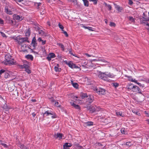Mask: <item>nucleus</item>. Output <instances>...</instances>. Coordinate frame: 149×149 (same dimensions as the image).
<instances>
[{
  "label": "nucleus",
  "instance_id": "1",
  "mask_svg": "<svg viewBox=\"0 0 149 149\" xmlns=\"http://www.w3.org/2000/svg\"><path fill=\"white\" fill-rule=\"evenodd\" d=\"M12 56L9 54L5 55V60L3 62L5 65H15V62L11 60Z\"/></svg>",
  "mask_w": 149,
  "mask_h": 149
},
{
  "label": "nucleus",
  "instance_id": "2",
  "mask_svg": "<svg viewBox=\"0 0 149 149\" xmlns=\"http://www.w3.org/2000/svg\"><path fill=\"white\" fill-rule=\"evenodd\" d=\"M98 77L101 79L108 81L109 80L107 77H106L105 72H102L101 71L99 72Z\"/></svg>",
  "mask_w": 149,
  "mask_h": 149
},
{
  "label": "nucleus",
  "instance_id": "3",
  "mask_svg": "<svg viewBox=\"0 0 149 149\" xmlns=\"http://www.w3.org/2000/svg\"><path fill=\"white\" fill-rule=\"evenodd\" d=\"M141 24H146L145 21H149V18L148 17L146 14L144 13L143 14V16L142 17L139 18Z\"/></svg>",
  "mask_w": 149,
  "mask_h": 149
},
{
  "label": "nucleus",
  "instance_id": "4",
  "mask_svg": "<svg viewBox=\"0 0 149 149\" xmlns=\"http://www.w3.org/2000/svg\"><path fill=\"white\" fill-rule=\"evenodd\" d=\"M13 19L14 20L20 22L23 19L24 17L21 15H18L17 14H14L13 15Z\"/></svg>",
  "mask_w": 149,
  "mask_h": 149
},
{
  "label": "nucleus",
  "instance_id": "5",
  "mask_svg": "<svg viewBox=\"0 0 149 149\" xmlns=\"http://www.w3.org/2000/svg\"><path fill=\"white\" fill-rule=\"evenodd\" d=\"M43 117H44L45 116H49V115H53L51 117L52 118H56V115L54 114L53 113V112H50L49 111H47L45 112L44 113H43Z\"/></svg>",
  "mask_w": 149,
  "mask_h": 149
},
{
  "label": "nucleus",
  "instance_id": "6",
  "mask_svg": "<svg viewBox=\"0 0 149 149\" xmlns=\"http://www.w3.org/2000/svg\"><path fill=\"white\" fill-rule=\"evenodd\" d=\"M95 91L99 94L104 95L105 93L106 90L104 88H95Z\"/></svg>",
  "mask_w": 149,
  "mask_h": 149
},
{
  "label": "nucleus",
  "instance_id": "7",
  "mask_svg": "<svg viewBox=\"0 0 149 149\" xmlns=\"http://www.w3.org/2000/svg\"><path fill=\"white\" fill-rule=\"evenodd\" d=\"M29 38L27 37L21 38V40H19L18 43L19 44H21L23 43L27 42H29V41L28 40Z\"/></svg>",
  "mask_w": 149,
  "mask_h": 149
},
{
  "label": "nucleus",
  "instance_id": "8",
  "mask_svg": "<svg viewBox=\"0 0 149 149\" xmlns=\"http://www.w3.org/2000/svg\"><path fill=\"white\" fill-rule=\"evenodd\" d=\"M37 41L35 37H34L33 38L31 45L33 46V49H36V47L37 46Z\"/></svg>",
  "mask_w": 149,
  "mask_h": 149
},
{
  "label": "nucleus",
  "instance_id": "9",
  "mask_svg": "<svg viewBox=\"0 0 149 149\" xmlns=\"http://www.w3.org/2000/svg\"><path fill=\"white\" fill-rule=\"evenodd\" d=\"M132 91L133 92H137L138 93L142 94V93L141 91L140 88H139L138 87L135 85H134L133 89H132Z\"/></svg>",
  "mask_w": 149,
  "mask_h": 149
},
{
  "label": "nucleus",
  "instance_id": "10",
  "mask_svg": "<svg viewBox=\"0 0 149 149\" xmlns=\"http://www.w3.org/2000/svg\"><path fill=\"white\" fill-rule=\"evenodd\" d=\"M87 108L91 113L96 111L97 110L94 107L91 106H87Z\"/></svg>",
  "mask_w": 149,
  "mask_h": 149
},
{
  "label": "nucleus",
  "instance_id": "11",
  "mask_svg": "<svg viewBox=\"0 0 149 149\" xmlns=\"http://www.w3.org/2000/svg\"><path fill=\"white\" fill-rule=\"evenodd\" d=\"M63 134L60 133H57V134H54V136L55 139L59 138V139H62Z\"/></svg>",
  "mask_w": 149,
  "mask_h": 149
},
{
  "label": "nucleus",
  "instance_id": "12",
  "mask_svg": "<svg viewBox=\"0 0 149 149\" xmlns=\"http://www.w3.org/2000/svg\"><path fill=\"white\" fill-rule=\"evenodd\" d=\"M87 102L89 103H92L93 100V96L92 95H89L88 97Z\"/></svg>",
  "mask_w": 149,
  "mask_h": 149
},
{
  "label": "nucleus",
  "instance_id": "13",
  "mask_svg": "<svg viewBox=\"0 0 149 149\" xmlns=\"http://www.w3.org/2000/svg\"><path fill=\"white\" fill-rule=\"evenodd\" d=\"M72 145L71 143H66L63 145V149H70L69 147L71 146Z\"/></svg>",
  "mask_w": 149,
  "mask_h": 149
},
{
  "label": "nucleus",
  "instance_id": "14",
  "mask_svg": "<svg viewBox=\"0 0 149 149\" xmlns=\"http://www.w3.org/2000/svg\"><path fill=\"white\" fill-rule=\"evenodd\" d=\"M2 108L6 111L8 112V113H9V110L10 109V108L6 103H5V104L3 106Z\"/></svg>",
  "mask_w": 149,
  "mask_h": 149
},
{
  "label": "nucleus",
  "instance_id": "15",
  "mask_svg": "<svg viewBox=\"0 0 149 149\" xmlns=\"http://www.w3.org/2000/svg\"><path fill=\"white\" fill-rule=\"evenodd\" d=\"M114 5L115 6V8L118 10V12H121V10L123 9V8L122 7H120L115 3H114Z\"/></svg>",
  "mask_w": 149,
  "mask_h": 149
},
{
  "label": "nucleus",
  "instance_id": "16",
  "mask_svg": "<svg viewBox=\"0 0 149 149\" xmlns=\"http://www.w3.org/2000/svg\"><path fill=\"white\" fill-rule=\"evenodd\" d=\"M105 75L107 77H110L111 78H113L114 77L115 75L111 73H109L107 72H105Z\"/></svg>",
  "mask_w": 149,
  "mask_h": 149
},
{
  "label": "nucleus",
  "instance_id": "17",
  "mask_svg": "<svg viewBox=\"0 0 149 149\" xmlns=\"http://www.w3.org/2000/svg\"><path fill=\"white\" fill-rule=\"evenodd\" d=\"M70 103L71 105L74 107L75 109H80V107L78 105H76V104L74 103L73 102H70Z\"/></svg>",
  "mask_w": 149,
  "mask_h": 149
},
{
  "label": "nucleus",
  "instance_id": "18",
  "mask_svg": "<svg viewBox=\"0 0 149 149\" xmlns=\"http://www.w3.org/2000/svg\"><path fill=\"white\" fill-rule=\"evenodd\" d=\"M5 12L6 13L9 15H12L13 14L12 11L11 10H8V9L7 6H6L5 7Z\"/></svg>",
  "mask_w": 149,
  "mask_h": 149
},
{
  "label": "nucleus",
  "instance_id": "19",
  "mask_svg": "<svg viewBox=\"0 0 149 149\" xmlns=\"http://www.w3.org/2000/svg\"><path fill=\"white\" fill-rule=\"evenodd\" d=\"M93 122L92 121H88L86 122H84V126L85 127L87 126H90L93 125Z\"/></svg>",
  "mask_w": 149,
  "mask_h": 149
},
{
  "label": "nucleus",
  "instance_id": "20",
  "mask_svg": "<svg viewBox=\"0 0 149 149\" xmlns=\"http://www.w3.org/2000/svg\"><path fill=\"white\" fill-rule=\"evenodd\" d=\"M31 2V1H29V0H24V1L22 2V3L25 5L28 6L30 5V3Z\"/></svg>",
  "mask_w": 149,
  "mask_h": 149
},
{
  "label": "nucleus",
  "instance_id": "21",
  "mask_svg": "<svg viewBox=\"0 0 149 149\" xmlns=\"http://www.w3.org/2000/svg\"><path fill=\"white\" fill-rule=\"evenodd\" d=\"M31 34V30H30V28H29L28 30H26V31L25 33V36L26 37L28 38L29 37Z\"/></svg>",
  "mask_w": 149,
  "mask_h": 149
},
{
  "label": "nucleus",
  "instance_id": "22",
  "mask_svg": "<svg viewBox=\"0 0 149 149\" xmlns=\"http://www.w3.org/2000/svg\"><path fill=\"white\" fill-rule=\"evenodd\" d=\"M41 3L40 2H35L34 5L36 7V8L38 9H39L40 10H41V8H40V6L41 5Z\"/></svg>",
  "mask_w": 149,
  "mask_h": 149
},
{
  "label": "nucleus",
  "instance_id": "23",
  "mask_svg": "<svg viewBox=\"0 0 149 149\" xmlns=\"http://www.w3.org/2000/svg\"><path fill=\"white\" fill-rule=\"evenodd\" d=\"M25 58L28 59H30L31 61H33V57L32 55L30 54H28L25 56Z\"/></svg>",
  "mask_w": 149,
  "mask_h": 149
},
{
  "label": "nucleus",
  "instance_id": "24",
  "mask_svg": "<svg viewBox=\"0 0 149 149\" xmlns=\"http://www.w3.org/2000/svg\"><path fill=\"white\" fill-rule=\"evenodd\" d=\"M6 20H7L8 23L11 24H13V20H12L11 19H10L9 17H6Z\"/></svg>",
  "mask_w": 149,
  "mask_h": 149
},
{
  "label": "nucleus",
  "instance_id": "25",
  "mask_svg": "<svg viewBox=\"0 0 149 149\" xmlns=\"http://www.w3.org/2000/svg\"><path fill=\"white\" fill-rule=\"evenodd\" d=\"M80 96L81 97L82 99H84L85 97H88L86 93H81L80 94Z\"/></svg>",
  "mask_w": 149,
  "mask_h": 149
},
{
  "label": "nucleus",
  "instance_id": "26",
  "mask_svg": "<svg viewBox=\"0 0 149 149\" xmlns=\"http://www.w3.org/2000/svg\"><path fill=\"white\" fill-rule=\"evenodd\" d=\"M134 86V85L132 84H129L127 88L128 89L132 91V89H133Z\"/></svg>",
  "mask_w": 149,
  "mask_h": 149
},
{
  "label": "nucleus",
  "instance_id": "27",
  "mask_svg": "<svg viewBox=\"0 0 149 149\" xmlns=\"http://www.w3.org/2000/svg\"><path fill=\"white\" fill-rule=\"evenodd\" d=\"M84 2V6L86 7H88L89 5V2L87 0H82Z\"/></svg>",
  "mask_w": 149,
  "mask_h": 149
},
{
  "label": "nucleus",
  "instance_id": "28",
  "mask_svg": "<svg viewBox=\"0 0 149 149\" xmlns=\"http://www.w3.org/2000/svg\"><path fill=\"white\" fill-rule=\"evenodd\" d=\"M56 72H60L61 71V69L60 68H59L56 66H55L54 68Z\"/></svg>",
  "mask_w": 149,
  "mask_h": 149
},
{
  "label": "nucleus",
  "instance_id": "29",
  "mask_svg": "<svg viewBox=\"0 0 149 149\" xmlns=\"http://www.w3.org/2000/svg\"><path fill=\"white\" fill-rule=\"evenodd\" d=\"M83 27L84 28H85L86 29H88L89 30L91 31H93V28L92 27H89V26H83Z\"/></svg>",
  "mask_w": 149,
  "mask_h": 149
},
{
  "label": "nucleus",
  "instance_id": "30",
  "mask_svg": "<svg viewBox=\"0 0 149 149\" xmlns=\"http://www.w3.org/2000/svg\"><path fill=\"white\" fill-rule=\"evenodd\" d=\"M57 45L60 47H61V48L63 49V50H64V47L63 44L61 43H57Z\"/></svg>",
  "mask_w": 149,
  "mask_h": 149
},
{
  "label": "nucleus",
  "instance_id": "31",
  "mask_svg": "<svg viewBox=\"0 0 149 149\" xmlns=\"http://www.w3.org/2000/svg\"><path fill=\"white\" fill-rule=\"evenodd\" d=\"M48 56L50 57L51 58H53L55 57V54L54 53H51L49 54Z\"/></svg>",
  "mask_w": 149,
  "mask_h": 149
},
{
  "label": "nucleus",
  "instance_id": "32",
  "mask_svg": "<svg viewBox=\"0 0 149 149\" xmlns=\"http://www.w3.org/2000/svg\"><path fill=\"white\" fill-rule=\"evenodd\" d=\"M72 84L73 86L76 88H77L78 87V85L77 83H74L73 82H72Z\"/></svg>",
  "mask_w": 149,
  "mask_h": 149
},
{
  "label": "nucleus",
  "instance_id": "33",
  "mask_svg": "<svg viewBox=\"0 0 149 149\" xmlns=\"http://www.w3.org/2000/svg\"><path fill=\"white\" fill-rule=\"evenodd\" d=\"M18 146L22 149H25V148H26L24 145L23 144H19Z\"/></svg>",
  "mask_w": 149,
  "mask_h": 149
},
{
  "label": "nucleus",
  "instance_id": "34",
  "mask_svg": "<svg viewBox=\"0 0 149 149\" xmlns=\"http://www.w3.org/2000/svg\"><path fill=\"white\" fill-rule=\"evenodd\" d=\"M128 19L129 20L131 21L132 22H135V19H134L132 17L130 16L129 17Z\"/></svg>",
  "mask_w": 149,
  "mask_h": 149
},
{
  "label": "nucleus",
  "instance_id": "35",
  "mask_svg": "<svg viewBox=\"0 0 149 149\" xmlns=\"http://www.w3.org/2000/svg\"><path fill=\"white\" fill-rule=\"evenodd\" d=\"M101 61L104 62L105 63V65H109V63L104 59H101Z\"/></svg>",
  "mask_w": 149,
  "mask_h": 149
},
{
  "label": "nucleus",
  "instance_id": "36",
  "mask_svg": "<svg viewBox=\"0 0 149 149\" xmlns=\"http://www.w3.org/2000/svg\"><path fill=\"white\" fill-rule=\"evenodd\" d=\"M74 63H71V61L69 62L68 63V65L69 66V67L72 68H73V65Z\"/></svg>",
  "mask_w": 149,
  "mask_h": 149
},
{
  "label": "nucleus",
  "instance_id": "37",
  "mask_svg": "<svg viewBox=\"0 0 149 149\" xmlns=\"http://www.w3.org/2000/svg\"><path fill=\"white\" fill-rule=\"evenodd\" d=\"M131 81L134 82L136 83L137 84H138V85H139V86H141V84L140 83L137 82V80H136L135 79H132L131 80Z\"/></svg>",
  "mask_w": 149,
  "mask_h": 149
},
{
  "label": "nucleus",
  "instance_id": "38",
  "mask_svg": "<svg viewBox=\"0 0 149 149\" xmlns=\"http://www.w3.org/2000/svg\"><path fill=\"white\" fill-rule=\"evenodd\" d=\"M112 84H113V86L115 88L118 87L119 85V84L117 83H113Z\"/></svg>",
  "mask_w": 149,
  "mask_h": 149
},
{
  "label": "nucleus",
  "instance_id": "39",
  "mask_svg": "<svg viewBox=\"0 0 149 149\" xmlns=\"http://www.w3.org/2000/svg\"><path fill=\"white\" fill-rule=\"evenodd\" d=\"M58 26H59V27L61 29V30L62 31H64V30H63L64 27L62 25H61L60 23H59V24H58Z\"/></svg>",
  "mask_w": 149,
  "mask_h": 149
},
{
  "label": "nucleus",
  "instance_id": "40",
  "mask_svg": "<svg viewBox=\"0 0 149 149\" xmlns=\"http://www.w3.org/2000/svg\"><path fill=\"white\" fill-rule=\"evenodd\" d=\"M98 0H89L90 1H92L93 2V3L95 5H96L97 3V2Z\"/></svg>",
  "mask_w": 149,
  "mask_h": 149
},
{
  "label": "nucleus",
  "instance_id": "41",
  "mask_svg": "<svg viewBox=\"0 0 149 149\" xmlns=\"http://www.w3.org/2000/svg\"><path fill=\"white\" fill-rule=\"evenodd\" d=\"M77 5V7L81 8L82 6V5L80 3L77 2V3L76 4Z\"/></svg>",
  "mask_w": 149,
  "mask_h": 149
},
{
  "label": "nucleus",
  "instance_id": "42",
  "mask_svg": "<svg viewBox=\"0 0 149 149\" xmlns=\"http://www.w3.org/2000/svg\"><path fill=\"white\" fill-rule=\"evenodd\" d=\"M23 68H25V69H26L28 68H29V66L27 65V64H23Z\"/></svg>",
  "mask_w": 149,
  "mask_h": 149
},
{
  "label": "nucleus",
  "instance_id": "43",
  "mask_svg": "<svg viewBox=\"0 0 149 149\" xmlns=\"http://www.w3.org/2000/svg\"><path fill=\"white\" fill-rule=\"evenodd\" d=\"M0 33L1 34V35L3 37H7V36H6V35L4 33H3L1 31H0Z\"/></svg>",
  "mask_w": 149,
  "mask_h": 149
},
{
  "label": "nucleus",
  "instance_id": "44",
  "mask_svg": "<svg viewBox=\"0 0 149 149\" xmlns=\"http://www.w3.org/2000/svg\"><path fill=\"white\" fill-rule=\"evenodd\" d=\"M79 68V67L78 66H77L75 64H74L73 65V68Z\"/></svg>",
  "mask_w": 149,
  "mask_h": 149
},
{
  "label": "nucleus",
  "instance_id": "45",
  "mask_svg": "<svg viewBox=\"0 0 149 149\" xmlns=\"http://www.w3.org/2000/svg\"><path fill=\"white\" fill-rule=\"evenodd\" d=\"M71 1L72 2L74 5H76V4L77 3V0H71Z\"/></svg>",
  "mask_w": 149,
  "mask_h": 149
},
{
  "label": "nucleus",
  "instance_id": "46",
  "mask_svg": "<svg viewBox=\"0 0 149 149\" xmlns=\"http://www.w3.org/2000/svg\"><path fill=\"white\" fill-rule=\"evenodd\" d=\"M21 38L20 37V36H18L17 37H16V38L15 39V40H16L17 41H18L19 40H21Z\"/></svg>",
  "mask_w": 149,
  "mask_h": 149
},
{
  "label": "nucleus",
  "instance_id": "47",
  "mask_svg": "<svg viewBox=\"0 0 149 149\" xmlns=\"http://www.w3.org/2000/svg\"><path fill=\"white\" fill-rule=\"evenodd\" d=\"M126 145L127 146H130L132 145V144L131 142H127L126 143Z\"/></svg>",
  "mask_w": 149,
  "mask_h": 149
},
{
  "label": "nucleus",
  "instance_id": "48",
  "mask_svg": "<svg viewBox=\"0 0 149 149\" xmlns=\"http://www.w3.org/2000/svg\"><path fill=\"white\" fill-rule=\"evenodd\" d=\"M109 25L111 26L115 27L116 26V24L113 22H111Z\"/></svg>",
  "mask_w": 149,
  "mask_h": 149
},
{
  "label": "nucleus",
  "instance_id": "49",
  "mask_svg": "<svg viewBox=\"0 0 149 149\" xmlns=\"http://www.w3.org/2000/svg\"><path fill=\"white\" fill-rule=\"evenodd\" d=\"M63 31V33H64L65 35V36L66 37H68V34L67 33V32L66 31H65L64 30Z\"/></svg>",
  "mask_w": 149,
  "mask_h": 149
},
{
  "label": "nucleus",
  "instance_id": "50",
  "mask_svg": "<svg viewBox=\"0 0 149 149\" xmlns=\"http://www.w3.org/2000/svg\"><path fill=\"white\" fill-rule=\"evenodd\" d=\"M25 71L28 74H30L31 72V70L29 69V68L25 70Z\"/></svg>",
  "mask_w": 149,
  "mask_h": 149
},
{
  "label": "nucleus",
  "instance_id": "51",
  "mask_svg": "<svg viewBox=\"0 0 149 149\" xmlns=\"http://www.w3.org/2000/svg\"><path fill=\"white\" fill-rule=\"evenodd\" d=\"M1 144V145H2L5 148H7L8 147V146L6 144H5V143L2 142Z\"/></svg>",
  "mask_w": 149,
  "mask_h": 149
},
{
  "label": "nucleus",
  "instance_id": "52",
  "mask_svg": "<svg viewBox=\"0 0 149 149\" xmlns=\"http://www.w3.org/2000/svg\"><path fill=\"white\" fill-rule=\"evenodd\" d=\"M116 114L118 115H120V116H123L122 113L120 112H117Z\"/></svg>",
  "mask_w": 149,
  "mask_h": 149
},
{
  "label": "nucleus",
  "instance_id": "53",
  "mask_svg": "<svg viewBox=\"0 0 149 149\" xmlns=\"http://www.w3.org/2000/svg\"><path fill=\"white\" fill-rule=\"evenodd\" d=\"M108 7V8L109 9V10H110L111 9V6L110 4H108L107 6Z\"/></svg>",
  "mask_w": 149,
  "mask_h": 149
},
{
  "label": "nucleus",
  "instance_id": "54",
  "mask_svg": "<svg viewBox=\"0 0 149 149\" xmlns=\"http://www.w3.org/2000/svg\"><path fill=\"white\" fill-rule=\"evenodd\" d=\"M55 105L57 107H59L60 106V105L59 104V103L58 102H55Z\"/></svg>",
  "mask_w": 149,
  "mask_h": 149
},
{
  "label": "nucleus",
  "instance_id": "55",
  "mask_svg": "<svg viewBox=\"0 0 149 149\" xmlns=\"http://www.w3.org/2000/svg\"><path fill=\"white\" fill-rule=\"evenodd\" d=\"M69 53L71 54H72V55L73 56H74L75 57H77V56H76V55L75 54H73L72 53V52L71 51L69 50Z\"/></svg>",
  "mask_w": 149,
  "mask_h": 149
},
{
  "label": "nucleus",
  "instance_id": "56",
  "mask_svg": "<svg viewBox=\"0 0 149 149\" xmlns=\"http://www.w3.org/2000/svg\"><path fill=\"white\" fill-rule=\"evenodd\" d=\"M51 101L52 102H55V100L53 97H51L50 98Z\"/></svg>",
  "mask_w": 149,
  "mask_h": 149
},
{
  "label": "nucleus",
  "instance_id": "57",
  "mask_svg": "<svg viewBox=\"0 0 149 149\" xmlns=\"http://www.w3.org/2000/svg\"><path fill=\"white\" fill-rule=\"evenodd\" d=\"M121 132L123 134H125V130L124 129H122L121 130Z\"/></svg>",
  "mask_w": 149,
  "mask_h": 149
},
{
  "label": "nucleus",
  "instance_id": "58",
  "mask_svg": "<svg viewBox=\"0 0 149 149\" xmlns=\"http://www.w3.org/2000/svg\"><path fill=\"white\" fill-rule=\"evenodd\" d=\"M4 22L3 20L1 18H0V24H3Z\"/></svg>",
  "mask_w": 149,
  "mask_h": 149
},
{
  "label": "nucleus",
  "instance_id": "59",
  "mask_svg": "<svg viewBox=\"0 0 149 149\" xmlns=\"http://www.w3.org/2000/svg\"><path fill=\"white\" fill-rule=\"evenodd\" d=\"M133 3V1L131 0H129L128 3L130 5H132Z\"/></svg>",
  "mask_w": 149,
  "mask_h": 149
},
{
  "label": "nucleus",
  "instance_id": "60",
  "mask_svg": "<svg viewBox=\"0 0 149 149\" xmlns=\"http://www.w3.org/2000/svg\"><path fill=\"white\" fill-rule=\"evenodd\" d=\"M37 40L39 42H40L41 41L42 42V38L40 37L39 38H38Z\"/></svg>",
  "mask_w": 149,
  "mask_h": 149
},
{
  "label": "nucleus",
  "instance_id": "61",
  "mask_svg": "<svg viewBox=\"0 0 149 149\" xmlns=\"http://www.w3.org/2000/svg\"><path fill=\"white\" fill-rule=\"evenodd\" d=\"M42 45H45V43H46V41L45 40H42Z\"/></svg>",
  "mask_w": 149,
  "mask_h": 149
},
{
  "label": "nucleus",
  "instance_id": "62",
  "mask_svg": "<svg viewBox=\"0 0 149 149\" xmlns=\"http://www.w3.org/2000/svg\"><path fill=\"white\" fill-rule=\"evenodd\" d=\"M52 58L50 57L48 55L47 57V59L49 61H50L51 60Z\"/></svg>",
  "mask_w": 149,
  "mask_h": 149
},
{
  "label": "nucleus",
  "instance_id": "63",
  "mask_svg": "<svg viewBox=\"0 0 149 149\" xmlns=\"http://www.w3.org/2000/svg\"><path fill=\"white\" fill-rule=\"evenodd\" d=\"M44 10H44H44H43L42 11V12H40V14H41V15H43L44 14V13H45V11H44Z\"/></svg>",
  "mask_w": 149,
  "mask_h": 149
},
{
  "label": "nucleus",
  "instance_id": "64",
  "mask_svg": "<svg viewBox=\"0 0 149 149\" xmlns=\"http://www.w3.org/2000/svg\"><path fill=\"white\" fill-rule=\"evenodd\" d=\"M32 115L33 116V117H34L35 116H36V114L35 113H32Z\"/></svg>",
  "mask_w": 149,
  "mask_h": 149
}]
</instances>
